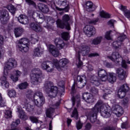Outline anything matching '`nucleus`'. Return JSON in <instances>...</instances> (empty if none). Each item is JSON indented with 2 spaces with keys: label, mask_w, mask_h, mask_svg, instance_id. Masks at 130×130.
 Here are the masks:
<instances>
[{
  "label": "nucleus",
  "mask_w": 130,
  "mask_h": 130,
  "mask_svg": "<svg viewBox=\"0 0 130 130\" xmlns=\"http://www.w3.org/2000/svg\"><path fill=\"white\" fill-rule=\"evenodd\" d=\"M97 73L100 79L95 75L92 76L90 78V83L96 87L101 85L102 82H105V81L108 80L111 84H113L114 82L116 81V74L115 73H107L106 71L102 69H99Z\"/></svg>",
  "instance_id": "obj_1"
},
{
  "label": "nucleus",
  "mask_w": 130,
  "mask_h": 130,
  "mask_svg": "<svg viewBox=\"0 0 130 130\" xmlns=\"http://www.w3.org/2000/svg\"><path fill=\"white\" fill-rule=\"evenodd\" d=\"M105 107V105L103 104V102L100 100L97 102L94 107L89 110L87 118H89L90 122H92V123L96 122L98 112H100L101 116H104V117H105L106 118L111 116V113H110V112H108V110H104ZM103 110H104V112Z\"/></svg>",
  "instance_id": "obj_2"
},
{
  "label": "nucleus",
  "mask_w": 130,
  "mask_h": 130,
  "mask_svg": "<svg viewBox=\"0 0 130 130\" xmlns=\"http://www.w3.org/2000/svg\"><path fill=\"white\" fill-rule=\"evenodd\" d=\"M64 83L63 81H60L58 83V85L60 88L54 86L53 82L51 81H47L45 83L44 88L48 94L50 98H54L56 95L58 94L61 96L63 93H64Z\"/></svg>",
  "instance_id": "obj_3"
},
{
  "label": "nucleus",
  "mask_w": 130,
  "mask_h": 130,
  "mask_svg": "<svg viewBox=\"0 0 130 130\" xmlns=\"http://www.w3.org/2000/svg\"><path fill=\"white\" fill-rule=\"evenodd\" d=\"M7 9L12 15H14L16 13V8L13 5L7 6V8H4L3 10L0 9V20L3 24L6 23L10 19L9 12L7 11Z\"/></svg>",
  "instance_id": "obj_4"
},
{
  "label": "nucleus",
  "mask_w": 130,
  "mask_h": 130,
  "mask_svg": "<svg viewBox=\"0 0 130 130\" xmlns=\"http://www.w3.org/2000/svg\"><path fill=\"white\" fill-rule=\"evenodd\" d=\"M42 72L38 68L34 69L30 74V82L32 85H37L41 82L42 79Z\"/></svg>",
  "instance_id": "obj_5"
},
{
  "label": "nucleus",
  "mask_w": 130,
  "mask_h": 130,
  "mask_svg": "<svg viewBox=\"0 0 130 130\" xmlns=\"http://www.w3.org/2000/svg\"><path fill=\"white\" fill-rule=\"evenodd\" d=\"M71 20V17L70 15L68 14H64L62 17V20L58 19L56 21V25L57 27L60 28L61 29H67V30H71V25L69 21Z\"/></svg>",
  "instance_id": "obj_6"
},
{
  "label": "nucleus",
  "mask_w": 130,
  "mask_h": 130,
  "mask_svg": "<svg viewBox=\"0 0 130 130\" xmlns=\"http://www.w3.org/2000/svg\"><path fill=\"white\" fill-rule=\"evenodd\" d=\"M80 49L81 53L83 56L87 55V54L90 52V47L86 45L82 46L80 48ZM75 51L76 52V57L78 60L77 68L80 69V68L83 66V62L81 61V51H78L77 49H75Z\"/></svg>",
  "instance_id": "obj_7"
},
{
  "label": "nucleus",
  "mask_w": 130,
  "mask_h": 130,
  "mask_svg": "<svg viewBox=\"0 0 130 130\" xmlns=\"http://www.w3.org/2000/svg\"><path fill=\"white\" fill-rule=\"evenodd\" d=\"M34 102L36 106L41 107L45 103V98L43 96V94L41 91H37L34 96Z\"/></svg>",
  "instance_id": "obj_8"
},
{
  "label": "nucleus",
  "mask_w": 130,
  "mask_h": 130,
  "mask_svg": "<svg viewBox=\"0 0 130 130\" xmlns=\"http://www.w3.org/2000/svg\"><path fill=\"white\" fill-rule=\"evenodd\" d=\"M107 57L108 58L112 60V61H117V62H119V61L117 59L121 58V59H122V68H123L124 69H127V65L126 64V62L125 61V60L122 59V58L119 55V53H118V52H113V53H112V55L108 56Z\"/></svg>",
  "instance_id": "obj_9"
},
{
  "label": "nucleus",
  "mask_w": 130,
  "mask_h": 130,
  "mask_svg": "<svg viewBox=\"0 0 130 130\" xmlns=\"http://www.w3.org/2000/svg\"><path fill=\"white\" fill-rule=\"evenodd\" d=\"M16 66H17V61L13 58H9L8 61L5 62L4 75L5 76H8V75H9V71L12 70L13 68H15Z\"/></svg>",
  "instance_id": "obj_10"
},
{
  "label": "nucleus",
  "mask_w": 130,
  "mask_h": 130,
  "mask_svg": "<svg viewBox=\"0 0 130 130\" xmlns=\"http://www.w3.org/2000/svg\"><path fill=\"white\" fill-rule=\"evenodd\" d=\"M28 39L23 38L19 40L18 47L21 52H27L29 50V47H28Z\"/></svg>",
  "instance_id": "obj_11"
},
{
  "label": "nucleus",
  "mask_w": 130,
  "mask_h": 130,
  "mask_svg": "<svg viewBox=\"0 0 130 130\" xmlns=\"http://www.w3.org/2000/svg\"><path fill=\"white\" fill-rule=\"evenodd\" d=\"M61 62V66H59V62L56 59H54L53 60V66H55V68L59 71V72H61V71H62V69L69 63V60L66 58H63L60 60Z\"/></svg>",
  "instance_id": "obj_12"
},
{
  "label": "nucleus",
  "mask_w": 130,
  "mask_h": 130,
  "mask_svg": "<svg viewBox=\"0 0 130 130\" xmlns=\"http://www.w3.org/2000/svg\"><path fill=\"white\" fill-rule=\"evenodd\" d=\"M129 91V87L126 84H123L118 90L117 96L120 99H122L125 96L126 92Z\"/></svg>",
  "instance_id": "obj_13"
},
{
  "label": "nucleus",
  "mask_w": 130,
  "mask_h": 130,
  "mask_svg": "<svg viewBox=\"0 0 130 130\" xmlns=\"http://www.w3.org/2000/svg\"><path fill=\"white\" fill-rule=\"evenodd\" d=\"M112 110L117 117H120L123 114V109L119 105L114 104L112 105Z\"/></svg>",
  "instance_id": "obj_14"
},
{
  "label": "nucleus",
  "mask_w": 130,
  "mask_h": 130,
  "mask_svg": "<svg viewBox=\"0 0 130 130\" xmlns=\"http://www.w3.org/2000/svg\"><path fill=\"white\" fill-rule=\"evenodd\" d=\"M86 84H87V78L85 75L77 76L76 83L77 87L82 89L86 86Z\"/></svg>",
  "instance_id": "obj_15"
},
{
  "label": "nucleus",
  "mask_w": 130,
  "mask_h": 130,
  "mask_svg": "<svg viewBox=\"0 0 130 130\" xmlns=\"http://www.w3.org/2000/svg\"><path fill=\"white\" fill-rule=\"evenodd\" d=\"M84 32L88 36L91 37L96 33L95 27L90 25H86L83 28Z\"/></svg>",
  "instance_id": "obj_16"
},
{
  "label": "nucleus",
  "mask_w": 130,
  "mask_h": 130,
  "mask_svg": "<svg viewBox=\"0 0 130 130\" xmlns=\"http://www.w3.org/2000/svg\"><path fill=\"white\" fill-rule=\"evenodd\" d=\"M125 38H126V36H125V35L123 34H121L120 36L118 38L117 41L113 42V47H114V48L115 49L119 48V47L122 45V41H123Z\"/></svg>",
  "instance_id": "obj_17"
},
{
  "label": "nucleus",
  "mask_w": 130,
  "mask_h": 130,
  "mask_svg": "<svg viewBox=\"0 0 130 130\" xmlns=\"http://www.w3.org/2000/svg\"><path fill=\"white\" fill-rule=\"evenodd\" d=\"M49 51L54 57H57L59 55V50L53 45H49Z\"/></svg>",
  "instance_id": "obj_18"
},
{
  "label": "nucleus",
  "mask_w": 130,
  "mask_h": 130,
  "mask_svg": "<svg viewBox=\"0 0 130 130\" xmlns=\"http://www.w3.org/2000/svg\"><path fill=\"white\" fill-rule=\"evenodd\" d=\"M82 99L84 100L85 102H87V103H93V102H94L93 96L88 92L83 94Z\"/></svg>",
  "instance_id": "obj_19"
},
{
  "label": "nucleus",
  "mask_w": 130,
  "mask_h": 130,
  "mask_svg": "<svg viewBox=\"0 0 130 130\" xmlns=\"http://www.w3.org/2000/svg\"><path fill=\"white\" fill-rule=\"evenodd\" d=\"M4 45V37L0 35V59L4 58V55L6 50L5 48L3 47L2 45Z\"/></svg>",
  "instance_id": "obj_20"
},
{
  "label": "nucleus",
  "mask_w": 130,
  "mask_h": 130,
  "mask_svg": "<svg viewBox=\"0 0 130 130\" xmlns=\"http://www.w3.org/2000/svg\"><path fill=\"white\" fill-rule=\"evenodd\" d=\"M116 74L120 80H123L127 77L126 72L121 68H119L116 70Z\"/></svg>",
  "instance_id": "obj_21"
},
{
  "label": "nucleus",
  "mask_w": 130,
  "mask_h": 130,
  "mask_svg": "<svg viewBox=\"0 0 130 130\" xmlns=\"http://www.w3.org/2000/svg\"><path fill=\"white\" fill-rule=\"evenodd\" d=\"M54 43L56 47L59 48V49H62L64 47V42L60 38H57L55 39Z\"/></svg>",
  "instance_id": "obj_22"
},
{
  "label": "nucleus",
  "mask_w": 130,
  "mask_h": 130,
  "mask_svg": "<svg viewBox=\"0 0 130 130\" xmlns=\"http://www.w3.org/2000/svg\"><path fill=\"white\" fill-rule=\"evenodd\" d=\"M29 27L30 29H32V30H34L35 32H41V31H42V28L41 26L35 22H32L30 23Z\"/></svg>",
  "instance_id": "obj_23"
},
{
  "label": "nucleus",
  "mask_w": 130,
  "mask_h": 130,
  "mask_svg": "<svg viewBox=\"0 0 130 130\" xmlns=\"http://www.w3.org/2000/svg\"><path fill=\"white\" fill-rule=\"evenodd\" d=\"M72 101L73 106H75V105L76 103L77 107H79L81 104V99L80 98V95L77 94L76 96H72Z\"/></svg>",
  "instance_id": "obj_24"
},
{
  "label": "nucleus",
  "mask_w": 130,
  "mask_h": 130,
  "mask_svg": "<svg viewBox=\"0 0 130 130\" xmlns=\"http://www.w3.org/2000/svg\"><path fill=\"white\" fill-rule=\"evenodd\" d=\"M18 20L19 23L21 24H23L24 25H27L29 23V19L28 17L24 15H20L18 17Z\"/></svg>",
  "instance_id": "obj_25"
},
{
  "label": "nucleus",
  "mask_w": 130,
  "mask_h": 130,
  "mask_svg": "<svg viewBox=\"0 0 130 130\" xmlns=\"http://www.w3.org/2000/svg\"><path fill=\"white\" fill-rule=\"evenodd\" d=\"M38 8L42 12V13H44V14H47L48 12H49V8L47 7V6L44 5V4L43 3H39L38 4Z\"/></svg>",
  "instance_id": "obj_26"
},
{
  "label": "nucleus",
  "mask_w": 130,
  "mask_h": 130,
  "mask_svg": "<svg viewBox=\"0 0 130 130\" xmlns=\"http://www.w3.org/2000/svg\"><path fill=\"white\" fill-rule=\"evenodd\" d=\"M50 62L49 61H46L42 63V69L46 71L48 73H51L53 71V69L51 68L47 63Z\"/></svg>",
  "instance_id": "obj_27"
},
{
  "label": "nucleus",
  "mask_w": 130,
  "mask_h": 130,
  "mask_svg": "<svg viewBox=\"0 0 130 130\" xmlns=\"http://www.w3.org/2000/svg\"><path fill=\"white\" fill-rule=\"evenodd\" d=\"M44 52V50H43L41 48L37 47L34 50L33 56H38V57H39V56H41V55H42V54Z\"/></svg>",
  "instance_id": "obj_28"
},
{
  "label": "nucleus",
  "mask_w": 130,
  "mask_h": 130,
  "mask_svg": "<svg viewBox=\"0 0 130 130\" xmlns=\"http://www.w3.org/2000/svg\"><path fill=\"white\" fill-rule=\"evenodd\" d=\"M85 8L87 12H93L95 9L93 8V3L90 1H87L85 5Z\"/></svg>",
  "instance_id": "obj_29"
},
{
  "label": "nucleus",
  "mask_w": 130,
  "mask_h": 130,
  "mask_svg": "<svg viewBox=\"0 0 130 130\" xmlns=\"http://www.w3.org/2000/svg\"><path fill=\"white\" fill-rule=\"evenodd\" d=\"M24 33V28L23 27H16L14 29V34L16 38L22 36Z\"/></svg>",
  "instance_id": "obj_30"
},
{
  "label": "nucleus",
  "mask_w": 130,
  "mask_h": 130,
  "mask_svg": "<svg viewBox=\"0 0 130 130\" xmlns=\"http://www.w3.org/2000/svg\"><path fill=\"white\" fill-rule=\"evenodd\" d=\"M22 105H23L22 108H25L26 111H28V112H31L34 110V106H32L30 105V104L22 102Z\"/></svg>",
  "instance_id": "obj_31"
},
{
  "label": "nucleus",
  "mask_w": 130,
  "mask_h": 130,
  "mask_svg": "<svg viewBox=\"0 0 130 130\" xmlns=\"http://www.w3.org/2000/svg\"><path fill=\"white\" fill-rule=\"evenodd\" d=\"M102 39H103V37L102 36L98 37L92 40L91 44H93V45H98V44L101 43Z\"/></svg>",
  "instance_id": "obj_32"
},
{
  "label": "nucleus",
  "mask_w": 130,
  "mask_h": 130,
  "mask_svg": "<svg viewBox=\"0 0 130 130\" xmlns=\"http://www.w3.org/2000/svg\"><path fill=\"white\" fill-rule=\"evenodd\" d=\"M100 16L101 18H104V19H109L111 17V15L108 12H106L104 10H102L100 12Z\"/></svg>",
  "instance_id": "obj_33"
},
{
  "label": "nucleus",
  "mask_w": 130,
  "mask_h": 130,
  "mask_svg": "<svg viewBox=\"0 0 130 130\" xmlns=\"http://www.w3.org/2000/svg\"><path fill=\"white\" fill-rule=\"evenodd\" d=\"M53 113H54V108H50L46 110V115L47 117L51 118L53 115Z\"/></svg>",
  "instance_id": "obj_34"
},
{
  "label": "nucleus",
  "mask_w": 130,
  "mask_h": 130,
  "mask_svg": "<svg viewBox=\"0 0 130 130\" xmlns=\"http://www.w3.org/2000/svg\"><path fill=\"white\" fill-rule=\"evenodd\" d=\"M16 76H11V79L13 81V82H17V81H18L19 80V77L21 76V72L19 70H16Z\"/></svg>",
  "instance_id": "obj_35"
},
{
  "label": "nucleus",
  "mask_w": 130,
  "mask_h": 130,
  "mask_svg": "<svg viewBox=\"0 0 130 130\" xmlns=\"http://www.w3.org/2000/svg\"><path fill=\"white\" fill-rule=\"evenodd\" d=\"M121 121H127V117H123L121 118ZM123 122L122 124H121V128H127V124H126V122Z\"/></svg>",
  "instance_id": "obj_36"
},
{
  "label": "nucleus",
  "mask_w": 130,
  "mask_h": 130,
  "mask_svg": "<svg viewBox=\"0 0 130 130\" xmlns=\"http://www.w3.org/2000/svg\"><path fill=\"white\" fill-rule=\"evenodd\" d=\"M37 38H38V37L36 34L32 35L31 36L30 42L31 44H35V43L38 41V39Z\"/></svg>",
  "instance_id": "obj_37"
},
{
  "label": "nucleus",
  "mask_w": 130,
  "mask_h": 130,
  "mask_svg": "<svg viewBox=\"0 0 130 130\" xmlns=\"http://www.w3.org/2000/svg\"><path fill=\"white\" fill-rule=\"evenodd\" d=\"M28 82H22L18 85V88L20 90H24L27 88V87H28Z\"/></svg>",
  "instance_id": "obj_38"
},
{
  "label": "nucleus",
  "mask_w": 130,
  "mask_h": 130,
  "mask_svg": "<svg viewBox=\"0 0 130 130\" xmlns=\"http://www.w3.org/2000/svg\"><path fill=\"white\" fill-rule=\"evenodd\" d=\"M1 85L3 89H8L10 86V83H9L7 80H5L1 82Z\"/></svg>",
  "instance_id": "obj_39"
},
{
  "label": "nucleus",
  "mask_w": 130,
  "mask_h": 130,
  "mask_svg": "<svg viewBox=\"0 0 130 130\" xmlns=\"http://www.w3.org/2000/svg\"><path fill=\"white\" fill-rule=\"evenodd\" d=\"M71 117H74L75 119L78 120V118L79 117V115L78 113V109H77V108H74L72 112V114L71 115Z\"/></svg>",
  "instance_id": "obj_40"
},
{
  "label": "nucleus",
  "mask_w": 130,
  "mask_h": 130,
  "mask_svg": "<svg viewBox=\"0 0 130 130\" xmlns=\"http://www.w3.org/2000/svg\"><path fill=\"white\" fill-rule=\"evenodd\" d=\"M61 37L63 40L67 41V40L70 39V34H69L68 32H64L61 34Z\"/></svg>",
  "instance_id": "obj_41"
},
{
  "label": "nucleus",
  "mask_w": 130,
  "mask_h": 130,
  "mask_svg": "<svg viewBox=\"0 0 130 130\" xmlns=\"http://www.w3.org/2000/svg\"><path fill=\"white\" fill-rule=\"evenodd\" d=\"M8 96H9L10 98H15L16 95V90H13V89L10 90L8 92Z\"/></svg>",
  "instance_id": "obj_42"
},
{
  "label": "nucleus",
  "mask_w": 130,
  "mask_h": 130,
  "mask_svg": "<svg viewBox=\"0 0 130 130\" xmlns=\"http://www.w3.org/2000/svg\"><path fill=\"white\" fill-rule=\"evenodd\" d=\"M19 113V116L21 119H26L27 118V115H26V114L23 110L20 111Z\"/></svg>",
  "instance_id": "obj_43"
},
{
  "label": "nucleus",
  "mask_w": 130,
  "mask_h": 130,
  "mask_svg": "<svg viewBox=\"0 0 130 130\" xmlns=\"http://www.w3.org/2000/svg\"><path fill=\"white\" fill-rule=\"evenodd\" d=\"M25 2L28 6H32L34 8H36V3L32 0H25Z\"/></svg>",
  "instance_id": "obj_44"
},
{
  "label": "nucleus",
  "mask_w": 130,
  "mask_h": 130,
  "mask_svg": "<svg viewBox=\"0 0 130 130\" xmlns=\"http://www.w3.org/2000/svg\"><path fill=\"white\" fill-rule=\"evenodd\" d=\"M6 106V100L3 99L2 94L0 93V107H5Z\"/></svg>",
  "instance_id": "obj_45"
},
{
  "label": "nucleus",
  "mask_w": 130,
  "mask_h": 130,
  "mask_svg": "<svg viewBox=\"0 0 130 130\" xmlns=\"http://www.w3.org/2000/svg\"><path fill=\"white\" fill-rule=\"evenodd\" d=\"M6 118H12V111L10 110H6L5 112Z\"/></svg>",
  "instance_id": "obj_46"
},
{
  "label": "nucleus",
  "mask_w": 130,
  "mask_h": 130,
  "mask_svg": "<svg viewBox=\"0 0 130 130\" xmlns=\"http://www.w3.org/2000/svg\"><path fill=\"white\" fill-rule=\"evenodd\" d=\"M29 63H28V61L26 59H23L21 63V66L24 68H27Z\"/></svg>",
  "instance_id": "obj_47"
},
{
  "label": "nucleus",
  "mask_w": 130,
  "mask_h": 130,
  "mask_svg": "<svg viewBox=\"0 0 130 130\" xmlns=\"http://www.w3.org/2000/svg\"><path fill=\"white\" fill-rule=\"evenodd\" d=\"M111 32H112V30H109L106 32L105 37L107 40H111V37H110Z\"/></svg>",
  "instance_id": "obj_48"
},
{
  "label": "nucleus",
  "mask_w": 130,
  "mask_h": 130,
  "mask_svg": "<svg viewBox=\"0 0 130 130\" xmlns=\"http://www.w3.org/2000/svg\"><path fill=\"white\" fill-rule=\"evenodd\" d=\"M36 15H37V17H39V19H43V15H41L40 14H38L34 12L32 13V17L33 19H35V16H36Z\"/></svg>",
  "instance_id": "obj_49"
},
{
  "label": "nucleus",
  "mask_w": 130,
  "mask_h": 130,
  "mask_svg": "<svg viewBox=\"0 0 130 130\" xmlns=\"http://www.w3.org/2000/svg\"><path fill=\"white\" fill-rule=\"evenodd\" d=\"M76 127L78 130L81 129L83 127V123L81 122V120H79L76 122Z\"/></svg>",
  "instance_id": "obj_50"
},
{
  "label": "nucleus",
  "mask_w": 130,
  "mask_h": 130,
  "mask_svg": "<svg viewBox=\"0 0 130 130\" xmlns=\"http://www.w3.org/2000/svg\"><path fill=\"white\" fill-rule=\"evenodd\" d=\"M98 21H99V18H94L89 21V24H92L93 25H96Z\"/></svg>",
  "instance_id": "obj_51"
},
{
  "label": "nucleus",
  "mask_w": 130,
  "mask_h": 130,
  "mask_svg": "<svg viewBox=\"0 0 130 130\" xmlns=\"http://www.w3.org/2000/svg\"><path fill=\"white\" fill-rule=\"evenodd\" d=\"M29 119L32 123H37V122H38V119H37L35 116H31L29 117Z\"/></svg>",
  "instance_id": "obj_52"
},
{
  "label": "nucleus",
  "mask_w": 130,
  "mask_h": 130,
  "mask_svg": "<svg viewBox=\"0 0 130 130\" xmlns=\"http://www.w3.org/2000/svg\"><path fill=\"white\" fill-rule=\"evenodd\" d=\"M90 92L92 94H94L95 95H96V94H98V92H99V91L98 90V89L93 87L90 89Z\"/></svg>",
  "instance_id": "obj_53"
},
{
  "label": "nucleus",
  "mask_w": 130,
  "mask_h": 130,
  "mask_svg": "<svg viewBox=\"0 0 130 130\" xmlns=\"http://www.w3.org/2000/svg\"><path fill=\"white\" fill-rule=\"evenodd\" d=\"M105 91L106 93L103 95V98H104V99H106V98L107 96V95H108L109 94H111V92L112 91H111L110 89H106Z\"/></svg>",
  "instance_id": "obj_54"
},
{
  "label": "nucleus",
  "mask_w": 130,
  "mask_h": 130,
  "mask_svg": "<svg viewBox=\"0 0 130 130\" xmlns=\"http://www.w3.org/2000/svg\"><path fill=\"white\" fill-rule=\"evenodd\" d=\"M96 56H99V54H98V53H91L88 55V57H95Z\"/></svg>",
  "instance_id": "obj_55"
},
{
  "label": "nucleus",
  "mask_w": 130,
  "mask_h": 130,
  "mask_svg": "<svg viewBox=\"0 0 130 130\" xmlns=\"http://www.w3.org/2000/svg\"><path fill=\"white\" fill-rule=\"evenodd\" d=\"M92 127V125L90 123H87L85 124V130H90Z\"/></svg>",
  "instance_id": "obj_56"
},
{
  "label": "nucleus",
  "mask_w": 130,
  "mask_h": 130,
  "mask_svg": "<svg viewBox=\"0 0 130 130\" xmlns=\"http://www.w3.org/2000/svg\"><path fill=\"white\" fill-rule=\"evenodd\" d=\"M104 128V130H115V127L113 126H107Z\"/></svg>",
  "instance_id": "obj_57"
},
{
  "label": "nucleus",
  "mask_w": 130,
  "mask_h": 130,
  "mask_svg": "<svg viewBox=\"0 0 130 130\" xmlns=\"http://www.w3.org/2000/svg\"><path fill=\"white\" fill-rule=\"evenodd\" d=\"M120 10L123 12L124 14H125V12H127V9H126V6H121L119 7Z\"/></svg>",
  "instance_id": "obj_58"
},
{
  "label": "nucleus",
  "mask_w": 130,
  "mask_h": 130,
  "mask_svg": "<svg viewBox=\"0 0 130 130\" xmlns=\"http://www.w3.org/2000/svg\"><path fill=\"white\" fill-rule=\"evenodd\" d=\"M115 22H116L115 20L113 19H111L108 21V25L111 26V27H113L114 25V23H115Z\"/></svg>",
  "instance_id": "obj_59"
},
{
  "label": "nucleus",
  "mask_w": 130,
  "mask_h": 130,
  "mask_svg": "<svg viewBox=\"0 0 130 130\" xmlns=\"http://www.w3.org/2000/svg\"><path fill=\"white\" fill-rule=\"evenodd\" d=\"M126 18L127 19H130V10H127L125 12V13L124 14Z\"/></svg>",
  "instance_id": "obj_60"
},
{
  "label": "nucleus",
  "mask_w": 130,
  "mask_h": 130,
  "mask_svg": "<svg viewBox=\"0 0 130 130\" xmlns=\"http://www.w3.org/2000/svg\"><path fill=\"white\" fill-rule=\"evenodd\" d=\"M126 18L127 19H130V10H127L125 12V13L124 14Z\"/></svg>",
  "instance_id": "obj_61"
},
{
  "label": "nucleus",
  "mask_w": 130,
  "mask_h": 130,
  "mask_svg": "<svg viewBox=\"0 0 130 130\" xmlns=\"http://www.w3.org/2000/svg\"><path fill=\"white\" fill-rule=\"evenodd\" d=\"M76 89V82L74 81L72 88H71V90H72V93H75V90Z\"/></svg>",
  "instance_id": "obj_62"
},
{
  "label": "nucleus",
  "mask_w": 130,
  "mask_h": 130,
  "mask_svg": "<svg viewBox=\"0 0 130 130\" xmlns=\"http://www.w3.org/2000/svg\"><path fill=\"white\" fill-rule=\"evenodd\" d=\"M106 67L109 68V69H112L113 68V65L111 63L107 62L106 63Z\"/></svg>",
  "instance_id": "obj_63"
},
{
  "label": "nucleus",
  "mask_w": 130,
  "mask_h": 130,
  "mask_svg": "<svg viewBox=\"0 0 130 130\" xmlns=\"http://www.w3.org/2000/svg\"><path fill=\"white\" fill-rule=\"evenodd\" d=\"M128 102V98H126L123 100L122 103L123 105H126Z\"/></svg>",
  "instance_id": "obj_64"
}]
</instances>
